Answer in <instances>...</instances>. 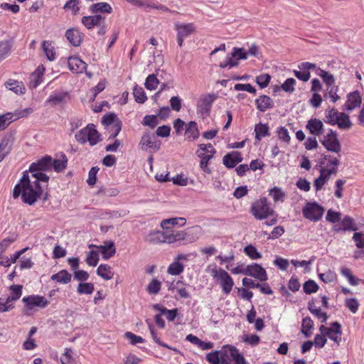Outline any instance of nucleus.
<instances>
[{
    "label": "nucleus",
    "mask_w": 364,
    "mask_h": 364,
    "mask_svg": "<svg viewBox=\"0 0 364 364\" xmlns=\"http://www.w3.org/2000/svg\"><path fill=\"white\" fill-rule=\"evenodd\" d=\"M159 124L156 115H146L143 119V124L151 128H154Z\"/></svg>",
    "instance_id": "0e129e2a"
},
{
    "label": "nucleus",
    "mask_w": 364,
    "mask_h": 364,
    "mask_svg": "<svg viewBox=\"0 0 364 364\" xmlns=\"http://www.w3.org/2000/svg\"><path fill=\"white\" fill-rule=\"evenodd\" d=\"M67 163L68 159L65 154H61L59 159L52 160V166L57 172L63 171L66 168Z\"/></svg>",
    "instance_id": "79ce46f5"
},
{
    "label": "nucleus",
    "mask_w": 364,
    "mask_h": 364,
    "mask_svg": "<svg viewBox=\"0 0 364 364\" xmlns=\"http://www.w3.org/2000/svg\"><path fill=\"white\" fill-rule=\"evenodd\" d=\"M340 157L329 154L323 155L319 162L320 169L331 175H336L338 173V168L341 164Z\"/></svg>",
    "instance_id": "6e6552de"
},
{
    "label": "nucleus",
    "mask_w": 364,
    "mask_h": 364,
    "mask_svg": "<svg viewBox=\"0 0 364 364\" xmlns=\"http://www.w3.org/2000/svg\"><path fill=\"white\" fill-rule=\"evenodd\" d=\"M45 68L43 65L38 66L31 74L30 80V86L36 88L41 82Z\"/></svg>",
    "instance_id": "c756f323"
},
{
    "label": "nucleus",
    "mask_w": 364,
    "mask_h": 364,
    "mask_svg": "<svg viewBox=\"0 0 364 364\" xmlns=\"http://www.w3.org/2000/svg\"><path fill=\"white\" fill-rule=\"evenodd\" d=\"M68 67L72 72L82 73L86 70L87 64L78 57H70L68 60Z\"/></svg>",
    "instance_id": "5701e85b"
},
{
    "label": "nucleus",
    "mask_w": 364,
    "mask_h": 364,
    "mask_svg": "<svg viewBox=\"0 0 364 364\" xmlns=\"http://www.w3.org/2000/svg\"><path fill=\"white\" fill-rule=\"evenodd\" d=\"M97 274L105 280H110L114 277V272L109 265L101 264L97 269Z\"/></svg>",
    "instance_id": "473e14b6"
},
{
    "label": "nucleus",
    "mask_w": 364,
    "mask_h": 364,
    "mask_svg": "<svg viewBox=\"0 0 364 364\" xmlns=\"http://www.w3.org/2000/svg\"><path fill=\"white\" fill-rule=\"evenodd\" d=\"M321 144L328 151L333 152L341 156V144L338 138L337 133L330 129L328 133L321 140Z\"/></svg>",
    "instance_id": "0eeeda50"
},
{
    "label": "nucleus",
    "mask_w": 364,
    "mask_h": 364,
    "mask_svg": "<svg viewBox=\"0 0 364 364\" xmlns=\"http://www.w3.org/2000/svg\"><path fill=\"white\" fill-rule=\"evenodd\" d=\"M341 274L346 277L351 285L355 286L358 284V279L355 278L351 273V270L348 268H342L341 270Z\"/></svg>",
    "instance_id": "680f3d73"
},
{
    "label": "nucleus",
    "mask_w": 364,
    "mask_h": 364,
    "mask_svg": "<svg viewBox=\"0 0 364 364\" xmlns=\"http://www.w3.org/2000/svg\"><path fill=\"white\" fill-rule=\"evenodd\" d=\"M105 18L100 14L93 16H83L81 19L82 23L88 29L91 30L95 27H97Z\"/></svg>",
    "instance_id": "aec40b11"
},
{
    "label": "nucleus",
    "mask_w": 364,
    "mask_h": 364,
    "mask_svg": "<svg viewBox=\"0 0 364 364\" xmlns=\"http://www.w3.org/2000/svg\"><path fill=\"white\" fill-rule=\"evenodd\" d=\"M319 331L321 334L326 335L336 343L339 344L341 340L342 331L341 326L338 322H333L331 323V327L321 325L319 327Z\"/></svg>",
    "instance_id": "9b49d317"
},
{
    "label": "nucleus",
    "mask_w": 364,
    "mask_h": 364,
    "mask_svg": "<svg viewBox=\"0 0 364 364\" xmlns=\"http://www.w3.org/2000/svg\"><path fill=\"white\" fill-rule=\"evenodd\" d=\"M338 87L336 85L326 87L325 93L323 97L325 98H330L331 102L335 103L340 99V96L338 95Z\"/></svg>",
    "instance_id": "c03bdc74"
},
{
    "label": "nucleus",
    "mask_w": 364,
    "mask_h": 364,
    "mask_svg": "<svg viewBox=\"0 0 364 364\" xmlns=\"http://www.w3.org/2000/svg\"><path fill=\"white\" fill-rule=\"evenodd\" d=\"M255 138L260 141L262 137L269 136V127L266 124H257L255 127Z\"/></svg>",
    "instance_id": "58836bf2"
},
{
    "label": "nucleus",
    "mask_w": 364,
    "mask_h": 364,
    "mask_svg": "<svg viewBox=\"0 0 364 364\" xmlns=\"http://www.w3.org/2000/svg\"><path fill=\"white\" fill-rule=\"evenodd\" d=\"M161 287V283L156 279H154L151 281L146 287V291L150 294H156L159 292Z\"/></svg>",
    "instance_id": "5fc2aeb1"
},
{
    "label": "nucleus",
    "mask_w": 364,
    "mask_h": 364,
    "mask_svg": "<svg viewBox=\"0 0 364 364\" xmlns=\"http://www.w3.org/2000/svg\"><path fill=\"white\" fill-rule=\"evenodd\" d=\"M22 301L28 310H32L36 307L45 308L49 304V301L44 297L38 295H31L23 297Z\"/></svg>",
    "instance_id": "2eb2a0df"
},
{
    "label": "nucleus",
    "mask_w": 364,
    "mask_h": 364,
    "mask_svg": "<svg viewBox=\"0 0 364 364\" xmlns=\"http://www.w3.org/2000/svg\"><path fill=\"white\" fill-rule=\"evenodd\" d=\"M91 247H96L105 259H108L112 257L116 252L114 243L112 241H106L103 245H90Z\"/></svg>",
    "instance_id": "412c9836"
},
{
    "label": "nucleus",
    "mask_w": 364,
    "mask_h": 364,
    "mask_svg": "<svg viewBox=\"0 0 364 364\" xmlns=\"http://www.w3.org/2000/svg\"><path fill=\"white\" fill-rule=\"evenodd\" d=\"M22 289L23 287L21 285L18 284H14L11 285L9 288L10 289V295L7 296L6 298L10 300L11 302H14L16 300H18L21 294H22Z\"/></svg>",
    "instance_id": "a19ab883"
},
{
    "label": "nucleus",
    "mask_w": 364,
    "mask_h": 364,
    "mask_svg": "<svg viewBox=\"0 0 364 364\" xmlns=\"http://www.w3.org/2000/svg\"><path fill=\"white\" fill-rule=\"evenodd\" d=\"M52 166V157L46 156L36 163L31 164L29 170L27 171L29 174H36L37 176L42 174L46 175L43 173L45 171L50 170Z\"/></svg>",
    "instance_id": "f8f14e48"
},
{
    "label": "nucleus",
    "mask_w": 364,
    "mask_h": 364,
    "mask_svg": "<svg viewBox=\"0 0 364 364\" xmlns=\"http://www.w3.org/2000/svg\"><path fill=\"white\" fill-rule=\"evenodd\" d=\"M318 277L325 283H330L336 279V274L333 271L328 270L324 273H320Z\"/></svg>",
    "instance_id": "e2e57ef3"
},
{
    "label": "nucleus",
    "mask_w": 364,
    "mask_h": 364,
    "mask_svg": "<svg viewBox=\"0 0 364 364\" xmlns=\"http://www.w3.org/2000/svg\"><path fill=\"white\" fill-rule=\"evenodd\" d=\"M67 97V93L58 92L50 95L46 102L52 106H55L65 102Z\"/></svg>",
    "instance_id": "ea45409f"
},
{
    "label": "nucleus",
    "mask_w": 364,
    "mask_h": 364,
    "mask_svg": "<svg viewBox=\"0 0 364 364\" xmlns=\"http://www.w3.org/2000/svg\"><path fill=\"white\" fill-rule=\"evenodd\" d=\"M146 242L150 244H159L166 242V232L154 230L147 234L144 238Z\"/></svg>",
    "instance_id": "393cba45"
},
{
    "label": "nucleus",
    "mask_w": 364,
    "mask_h": 364,
    "mask_svg": "<svg viewBox=\"0 0 364 364\" xmlns=\"http://www.w3.org/2000/svg\"><path fill=\"white\" fill-rule=\"evenodd\" d=\"M75 139L82 144L88 141L91 146L97 144L100 140V134L93 124H88L77 132Z\"/></svg>",
    "instance_id": "39448f33"
},
{
    "label": "nucleus",
    "mask_w": 364,
    "mask_h": 364,
    "mask_svg": "<svg viewBox=\"0 0 364 364\" xmlns=\"http://www.w3.org/2000/svg\"><path fill=\"white\" fill-rule=\"evenodd\" d=\"M42 48L48 60L53 61L56 58V53L51 41H44L42 42Z\"/></svg>",
    "instance_id": "e433bc0d"
},
{
    "label": "nucleus",
    "mask_w": 364,
    "mask_h": 364,
    "mask_svg": "<svg viewBox=\"0 0 364 364\" xmlns=\"http://www.w3.org/2000/svg\"><path fill=\"white\" fill-rule=\"evenodd\" d=\"M250 212L257 220H260L275 215L266 198H261L254 202L251 205Z\"/></svg>",
    "instance_id": "7ed1b4c3"
},
{
    "label": "nucleus",
    "mask_w": 364,
    "mask_h": 364,
    "mask_svg": "<svg viewBox=\"0 0 364 364\" xmlns=\"http://www.w3.org/2000/svg\"><path fill=\"white\" fill-rule=\"evenodd\" d=\"M277 133L278 134L279 139L281 141L285 142L286 144L289 143L291 137L289 136L287 129H286L284 127H281L278 128Z\"/></svg>",
    "instance_id": "338daca9"
},
{
    "label": "nucleus",
    "mask_w": 364,
    "mask_h": 364,
    "mask_svg": "<svg viewBox=\"0 0 364 364\" xmlns=\"http://www.w3.org/2000/svg\"><path fill=\"white\" fill-rule=\"evenodd\" d=\"M231 53L232 56L236 58L237 61H239V60H246L247 58V53L244 48L235 47L233 48Z\"/></svg>",
    "instance_id": "052dcab7"
},
{
    "label": "nucleus",
    "mask_w": 364,
    "mask_h": 364,
    "mask_svg": "<svg viewBox=\"0 0 364 364\" xmlns=\"http://www.w3.org/2000/svg\"><path fill=\"white\" fill-rule=\"evenodd\" d=\"M185 135L188 140H194L199 136L197 124L191 121L186 125Z\"/></svg>",
    "instance_id": "2f4dec72"
},
{
    "label": "nucleus",
    "mask_w": 364,
    "mask_h": 364,
    "mask_svg": "<svg viewBox=\"0 0 364 364\" xmlns=\"http://www.w3.org/2000/svg\"><path fill=\"white\" fill-rule=\"evenodd\" d=\"M314 327V322L309 316L305 317L302 320L301 333L305 337L309 338L311 336V330Z\"/></svg>",
    "instance_id": "37998d69"
},
{
    "label": "nucleus",
    "mask_w": 364,
    "mask_h": 364,
    "mask_svg": "<svg viewBox=\"0 0 364 364\" xmlns=\"http://www.w3.org/2000/svg\"><path fill=\"white\" fill-rule=\"evenodd\" d=\"M14 114L12 112H7L0 115V130L5 129L14 121Z\"/></svg>",
    "instance_id": "09e8293b"
},
{
    "label": "nucleus",
    "mask_w": 364,
    "mask_h": 364,
    "mask_svg": "<svg viewBox=\"0 0 364 364\" xmlns=\"http://www.w3.org/2000/svg\"><path fill=\"white\" fill-rule=\"evenodd\" d=\"M117 122H121L114 113H109L105 115L102 119V123L106 126L114 127Z\"/></svg>",
    "instance_id": "3c124183"
},
{
    "label": "nucleus",
    "mask_w": 364,
    "mask_h": 364,
    "mask_svg": "<svg viewBox=\"0 0 364 364\" xmlns=\"http://www.w3.org/2000/svg\"><path fill=\"white\" fill-rule=\"evenodd\" d=\"M341 225L343 231L355 230L357 228L353 223V220L349 216H345L341 220Z\"/></svg>",
    "instance_id": "4d7b16f0"
},
{
    "label": "nucleus",
    "mask_w": 364,
    "mask_h": 364,
    "mask_svg": "<svg viewBox=\"0 0 364 364\" xmlns=\"http://www.w3.org/2000/svg\"><path fill=\"white\" fill-rule=\"evenodd\" d=\"M325 122L331 125H337L341 130L350 129L353 126L349 115L345 112H338L335 108L326 110Z\"/></svg>",
    "instance_id": "f03ea898"
},
{
    "label": "nucleus",
    "mask_w": 364,
    "mask_h": 364,
    "mask_svg": "<svg viewBox=\"0 0 364 364\" xmlns=\"http://www.w3.org/2000/svg\"><path fill=\"white\" fill-rule=\"evenodd\" d=\"M159 83L156 76L154 74L148 75L145 82V87L147 90H155Z\"/></svg>",
    "instance_id": "8fccbe9b"
},
{
    "label": "nucleus",
    "mask_w": 364,
    "mask_h": 364,
    "mask_svg": "<svg viewBox=\"0 0 364 364\" xmlns=\"http://www.w3.org/2000/svg\"><path fill=\"white\" fill-rule=\"evenodd\" d=\"M215 98L216 96L215 95H205L201 96L197 104L198 112L203 117L208 116Z\"/></svg>",
    "instance_id": "4468645a"
},
{
    "label": "nucleus",
    "mask_w": 364,
    "mask_h": 364,
    "mask_svg": "<svg viewBox=\"0 0 364 364\" xmlns=\"http://www.w3.org/2000/svg\"><path fill=\"white\" fill-rule=\"evenodd\" d=\"M95 290V287L92 283H80L77 291L80 294H91Z\"/></svg>",
    "instance_id": "de8ad7c7"
},
{
    "label": "nucleus",
    "mask_w": 364,
    "mask_h": 364,
    "mask_svg": "<svg viewBox=\"0 0 364 364\" xmlns=\"http://www.w3.org/2000/svg\"><path fill=\"white\" fill-rule=\"evenodd\" d=\"M212 277L216 279L220 284L222 291L225 294H229L234 286L232 278L229 274L223 269H213L211 271Z\"/></svg>",
    "instance_id": "423d86ee"
},
{
    "label": "nucleus",
    "mask_w": 364,
    "mask_h": 364,
    "mask_svg": "<svg viewBox=\"0 0 364 364\" xmlns=\"http://www.w3.org/2000/svg\"><path fill=\"white\" fill-rule=\"evenodd\" d=\"M183 285L184 284L181 281H178L173 289H176L177 292L181 298L188 299L191 296Z\"/></svg>",
    "instance_id": "bf43d9fd"
},
{
    "label": "nucleus",
    "mask_w": 364,
    "mask_h": 364,
    "mask_svg": "<svg viewBox=\"0 0 364 364\" xmlns=\"http://www.w3.org/2000/svg\"><path fill=\"white\" fill-rule=\"evenodd\" d=\"M48 180L49 176L47 175L37 176L24 171L19 183L14 188L13 196L17 198L21 196L23 203L33 205L43 195Z\"/></svg>",
    "instance_id": "f257e3e1"
},
{
    "label": "nucleus",
    "mask_w": 364,
    "mask_h": 364,
    "mask_svg": "<svg viewBox=\"0 0 364 364\" xmlns=\"http://www.w3.org/2000/svg\"><path fill=\"white\" fill-rule=\"evenodd\" d=\"M13 146V139L4 137L0 141V162H1L11 152Z\"/></svg>",
    "instance_id": "bb28decb"
},
{
    "label": "nucleus",
    "mask_w": 364,
    "mask_h": 364,
    "mask_svg": "<svg viewBox=\"0 0 364 364\" xmlns=\"http://www.w3.org/2000/svg\"><path fill=\"white\" fill-rule=\"evenodd\" d=\"M174 29L177 33V42L180 47L183 46V40L195 32V26L193 23H174Z\"/></svg>",
    "instance_id": "ddd939ff"
},
{
    "label": "nucleus",
    "mask_w": 364,
    "mask_h": 364,
    "mask_svg": "<svg viewBox=\"0 0 364 364\" xmlns=\"http://www.w3.org/2000/svg\"><path fill=\"white\" fill-rule=\"evenodd\" d=\"M72 275L67 270H61L58 273L53 274L50 277L51 280L58 283L66 284L71 281Z\"/></svg>",
    "instance_id": "f704fd0d"
},
{
    "label": "nucleus",
    "mask_w": 364,
    "mask_h": 364,
    "mask_svg": "<svg viewBox=\"0 0 364 364\" xmlns=\"http://www.w3.org/2000/svg\"><path fill=\"white\" fill-rule=\"evenodd\" d=\"M99 261V255L98 252L94 250H92L88 252L86 257V262L89 266L95 267Z\"/></svg>",
    "instance_id": "13d9d810"
},
{
    "label": "nucleus",
    "mask_w": 364,
    "mask_h": 364,
    "mask_svg": "<svg viewBox=\"0 0 364 364\" xmlns=\"http://www.w3.org/2000/svg\"><path fill=\"white\" fill-rule=\"evenodd\" d=\"M183 271V265L178 262H175L171 264L168 267V273L171 275H178Z\"/></svg>",
    "instance_id": "6e6d98bb"
},
{
    "label": "nucleus",
    "mask_w": 364,
    "mask_h": 364,
    "mask_svg": "<svg viewBox=\"0 0 364 364\" xmlns=\"http://www.w3.org/2000/svg\"><path fill=\"white\" fill-rule=\"evenodd\" d=\"M320 176L314 180V186L316 191L321 190L325 183L330 179L331 174L319 168Z\"/></svg>",
    "instance_id": "4c0bfd02"
},
{
    "label": "nucleus",
    "mask_w": 364,
    "mask_h": 364,
    "mask_svg": "<svg viewBox=\"0 0 364 364\" xmlns=\"http://www.w3.org/2000/svg\"><path fill=\"white\" fill-rule=\"evenodd\" d=\"M306 128L309 132L316 136H320L323 133L324 126L323 123L317 118L310 119L306 125Z\"/></svg>",
    "instance_id": "6ab92c4d"
},
{
    "label": "nucleus",
    "mask_w": 364,
    "mask_h": 364,
    "mask_svg": "<svg viewBox=\"0 0 364 364\" xmlns=\"http://www.w3.org/2000/svg\"><path fill=\"white\" fill-rule=\"evenodd\" d=\"M255 105L258 110L265 112L274 107V101L269 96L262 95L255 100Z\"/></svg>",
    "instance_id": "a878e982"
},
{
    "label": "nucleus",
    "mask_w": 364,
    "mask_h": 364,
    "mask_svg": "<svg viewBox=\"0 0 364 364\" xmlns=\"http://www.w3.org/2000/svg\"><path fill=\"white\" fill-rule=\"evenodd\" d=\"M220 364H247V363L235 347L228 346L221 350Z\"/></svg>",
    "instance_id": "20e7f679"
},
{
    "label": "nucleus",
    "mask_w": 364,
    "mask_h": 364,
    "mask_svg": "<svg viewBox=\"0 0 364 364\" xmlns=\"http://www.w3.org/2000/svg\"><path fill=\"white\" fill-rule=\"evenodd\" d=\"M11 49V45L9 41L0 42V60L5 59Z\"/></svg>",
    "instance_id": "864d4df0"
},
{
    "label": "nucleus",
    "mask_w": 364,
    "mask_h": 364,
    "mask_svg": "<svg viewBox=\"0 0 364 364\" xmlns=\"http://www.w3.org/2000/svg\"><path fill=\"white\" fill-rule=\"evenodd\" d=\"M208 148H210V154H198V156L200 158V168L206 173H210L211 170L208 167V162L213 158L214 154H215V150L212 146L211 144L209 143Z\"/></svg>",
    "instance_id": "b1692460"
},
{
    "label": "nucleus",
    "mask_w": 364,
    "mask_h": 364,
    "mask_svg": "<svg viewBox=\"0 0 364 364\" xmlns=\"http://www.w3.org/2000/svg\"><path fill=\"white\" fill-rule=\"evenodd\" d=\"M318 289L317 284L313 280H309L304 284L303 289L306 294L316 292Z\"/></svg>",
    "instance_id": "69168bd1"
},
{
    "label": "nucleus",
    "mask_w": 364,
    "mask_h": 364,
    "mask_svg": "<svg viewBox=\"0 0 364 364\" xmlns=\"http://www.w3.org/2000/svg\"><path fill=\"white\" fill-rule=\"evenodd\" d=\"M5 85L7 89L13 91L16 94H24L26 92V87L22 82L9 80L5 83Z\"/></svg>",
    "instance_id": "72a5a7b5"
},
{
    "label": "nucleus",
    "mask_w": 364,
    "mask_h": 364,
    "mask_svg": "<svg viewBox=\"0 0 364 364\" xmlns=\"http://www.w3.org/2000/svg\"><path fill=\"white\" fill-rule=\"evenodd\" d=\"M220 352L221 350H217L208 353L206 355V360L210 364H220Z\"/></svg>",
    "instance_id": "774afa93"
},
{
    "label": "nucleus",
    "mask_w": 364,
    "mask_h": 364,
    "mask_svg": "<svg viewBox=\"0 0 364 364\" xmlns=\"http://www.w3.org/2000/svg\"><path fill=\"white\" fill-rule=\"evenodd\" d=\"M246 275L255 277L261 282L267 280L266 270L259 264L253 263L247 266Z\"/></svg>",
    "instance_id": "dca6fc26"
},
{
    "label": "nucleus",
    "mask_w": 364,
    "mask_h": 364,
    "mask_svg": "<svg viewBox=\"0 0 364 364\" xmlns=\"http://www.w3.org/2000/svg\"><path fill=\"white\" fill-rule=\"evenodd\" d=\"M244 252L252 259L262 258V254L252 245H249L244 248Z\"/></svg>",
    "instance_id": "49530a36"
},
{
    "label": "nucleus",
    "mask_w": 364,
    "mask_h": 364,
    "mask_svg": "<svg viewBox=\"0 0 364 364\" xmlns=\"http://www.w3.org/2000/svg\"><path fill=\"white\" fill-rule=\"evenodd\" d=\"M242 161V155L238 151H232L224 156L223 164L229 168H234L238 163Z\"/></svg>",
    "instance_id": "4be33fe9"
},
{
    "label": "nucleus",
    "mask_w": 364,
    "mask_h": 364,
    "mask_svg": "<svg viewBox=\"0 0 364 364\" xmlns=\"http://www.w3.org/2000/svg\"><path fill=\"white\" fill-rule=\"evenodd\" d=\"M362 103V98L358 91H353L347 95V100L344 105L345 109L352 111L357 107H360Z\"/></svg>",
    "instance_id": "f3484780"
},
{
    "label": "nucleus",
    "mask_w": 364,
    "mask_h": 364,
    "mask_svg": "<svg viewBox=\"0 0 364 364\" xmlns=\"http://www.w3.org/2000/svg\"><path fill=\"white\" fill-rule=\"evenodd\" d=\"M316 73L323 79L326 87L335 85V78L333 75L320 68H316Z\"/></svg>",
    "instance_id": "c9c22d12"
},
{
    "label": "nucleus",
    "mask_w": 364,
    "mask_h": 364,
    "mask_svg": "<svg viewBox=\"0 0 364 364\" xmlns=\"http://www.w3.org/2000/svg\"><path fill=\"white\" fill-rule=\"evenodd\" d=\"M90 11L92 14L105 13V14H111L112 11V6L106 2H100L93 4L90 6Z\"/></svg>",
    "instance_id": "7c9ffc66"
},
{
    "label": "nucleus",
    "mask_w": 364,
    "mask_h": 364,
    "mask_svg": "<svg viewBox=\"0 0 364 364\" xmlns=\"http://www.w3.org/2000/svg\"><path fill=\"white\" fill-rule=\"evenodd\" d=\"M186 223L185 218H172L164 219L161 222V227L163 230H170L171 226H184Z\"/></svg>",
    "instance_id": "c85d7f7f"
},
{
    "label": "nucleus",
    "mask_w": 364,
    "mask_h": 364,
    "mask_svg": "<svg viewBox=\"0 0 364 364\" xmlns=\"http://www.w3.org/2000/svg\"><path fill=\"white\" fill-rule=\"evenodd\" d=\"M198 229H200V228L196 226L192 229L188 230V231L164 230L166 232V242L171 244L184 240L188 235L193 234V232H196Z\"/></svg>",
    "instance_id": "9d476101"
},
{
    "label": "nucleus",
    "mask_w": 364,
    "mask_h": 364,
    "mask_svg": "<svg viewBox=\"0 0 364 364\" xmlns=\"http://www.w3.org/2000/svg\"><path fill=\"white\" fill-rule=\"evenodd\" d=\"M305 218L311 221H318L324 213V208L316 202H309L302 210Z\"/></svg>",
    "instance_id": "1a4fd4ad"
},
{
    "label": "nucleus",
    "mask_w": 364,
    "mask_h": 364,
    "mask_svg": "<svg viewBox=\"0 0 364 364\" xmlns=\"http://www.w3.org/2000/svg\"><path fill=\"white\" fill-rule=\"evenodd\" d=\"M65 37L73 46H79L82 42L81 33L78 29L70 28L66 31Z\"/></svg>",
    "instance_id": "cd10ccee"
},
{
    "label": "nucleus",
    "mask_w": 364,
    "mask_h": 364,
    "mask_svg": "<svg viewBox=\"0 0 364 364\" xmlns=\"http://www.w3.org/2000/svg\"><path fill=\"white\" fill-rule=\"evenodd\" d=\"M269 194L272 196L275 203L283 201L285 197V193L280 188L274 187L269 190Z\"/></svg>",
    "instance_id": "603ef678"
},
{
    "label": "nucleus",
    "mask_w": 364,
    "mask_h": 364,
    "mask_svg": "<svg viewBox=\"0 0 364 364\" xmlns=\"http://www.w3.org/2000/svg\"><path fill=\"white\" fill-rule=\"evenodd\" d=\"M140 144L141 145L142 149H154L158 151L160 149L161 143L155 139V137L150 134L149 132H146L143 134Z\"/></svg>",
    "instance_id": "a211bd4d"
},
{
    "label": "nucleus",
    "mask_w": 364,
    "mask_h": 364,
    "mask_svg": "<svg viewBox=\"0 0 364 364\" xmlns=\"http://www.w3.org/2000/svg\"><path fill=\"white\" fill-rule=\"evenodd\" d=\"M133 95L134 96L135 100L138 103H144L147 100V97L144 89L141 87L136 85L133 90Z\"/></svg>",
    "instance_id": "a18cd8bd"
}]
</instances>
